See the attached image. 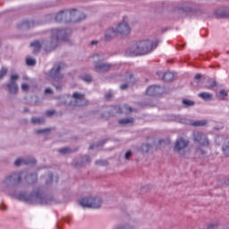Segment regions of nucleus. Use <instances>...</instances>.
Instances as JSON below:
<instances>
[{
	"label": "nucleus",
	"mask_w": 229,
	"mask_h": 229,
	"mask_svg": "<svg viewBox=\"0 0 229 229\" xmlns=\"http://www.w3.org/2000/svg\"><path fill=\"white\" fill-rule=\"evenodd\" d=\"M158 46V42H152L149 40L140 41L136 44L132 50V55L135 56H139L140 55H148V53H151L153 49H155Z\"/></svg>",
	"instance_id": "f257e3e1"
},
{
	"label": "nucleus",
	"mask_w": 229,
	"mask_h": 229,
	"mask_svg": "<svg viewBox=\"0 0 229 229\" xmlns=\"http://www.w3.org/2000/svg\"><path fill=\"white\" fill-rule=\"evenodd\" d=\"M130 31H131V29H130V25H128L126 22H121L117 25L116 30L114 29H108L105 35V40H112L113 37H117V35H130Z\"/></svg>",
	"instance_id": "f03ea898"
},
{
	"label": "nucleus",
	"mask_w": 229,
	"mask_h": 229,
	"mask_svg": "<svg viewBox=\"0 0 229 229\" xmlns=\"http://www.w3.org/2000/svg\"><path fill=\"white\" fill-rule=\"evenodd\" d=\"M101 199L99 198H86L80 200L81 207L83 208H100Z\"/></svg>",
	"instance_id": "7ed1b4c3"
},
{
	"label": "nucleus",
	"mask_w": 229,
	"mask_h": 229,
	"mask_svg": "<svg viewBox=\"0 0 229 229\" xmlns=\"http://www.w3.org/2000/svg\"><path fill=\"white\" fill-rule=\"evenodd\" d=\"M194 142H198L199 146L204 148L208 147V139H207V135L203 132H195L193 134Z\"/></svg>",
	"instance_id": "20e7f679"
},
{
	"label": "nucleus",
	"mask_w": 229,
	"mask_h": 229,
	"mask_svg": "<svg viewBox=\"0 0 229 229\" xmlns=\"http://www.w3.org/2000/svg\"><path fill=\"white\" fill-rule=\"evenodd\" d=\"M72 98L75 99L76 106H87L89 105V100L85 99L84 94L75 92Z\"/></svg>",
	"instance_id": "39448f33"
},
{
	"label": "nucleus",
	"mask_w": 229,
	"mask_h": 229,
	"mask_svg": "<svg viewBox=\"0 0 229 229\" xmlns=\"http://www.w3.org/2000/svg\"><path fill=\"white\" fill-rule=\"evenodd\" d=\"M165 89L160 86H150L147 89L146 94L147 96H161V94H164Z\"/></svg>",
	"instance_id": "423d86ee"
},
{
	"label": "nucleus",
	"mask_w": 229,
	"mask_h": 229,
	"mask_svg": "<svg viewBox=\"0 0 229 229\" xmlns=\"http://www.w3.org/2000/svg\"><path fill=\"white\" fill-rule=\"evenodd\" d=\"M40 198V192L31 193L30 196L26 193L18 194V199L21 201H33V199H39Z\"/></svg>",
	"instance_id": "0eeeda50"
},
{
	"label": "nucleus",
	"mask_w": 229,
	"mask_h": 229,
	"mask_svg": "<svg viewBox=\"0 0 229 229\" xmlns=\"http://www.w3.org/2000/svg\"><path fill=\"white\" fill-rule=\"evenodd\" d=\"M16 80H19V75H12L11 76V81L7 84V87L9 89V92L11 94H17V91L19 90V87L17 86V82H15Z\"/></svg>",
	"instance_id": "6e6552de"
},
{
	"label": "nucleus",
	"mask_w": 229,
	"mask_h": 229,
	"mask_svg": "<svg viewBox=\"0 0 229 229\" xmlns=\"http://www.w3.org/2000/svg\"><path fill=\"white\" fill-rule=\"evenodd\" d=\"M65 68V64H57V66L55 68H52V70L50 71V77H52L53 80H60V71H62V69Z\"/></svg>",
	"instance_id": "1a4fd4ad"
},
{
	"label": "nucleus",
	"mask_w": 229,
	"mask_h": 229,
	"mask_svg": "<svg viewBox=\"0 0 229 229\" xmlns=\"http://www.w3.org/2000/svg\"><path fill=\"white\" fill-rule=\"evenodd\" d=\"M94 62L96 72H106V71H110V67H112L110 64H100L97 60H94Z\"/></svg>",
	"instance_id": "9d476101"
},
{
	"label": "nucleus",
	"mask_w": 229,
	"mask_h": 229,
	"mask_svg": "<svg viewBox=\"0 0 229 229\" xmlns=\"http://www.w3.org/2000/svg\"><path fill=\"white\" fill-rule=\"evenodd\" d=\"M187 146H189V140H185L183 138H180L175 142L174 151H182V149H185Z\"/></svg>",
	"instance_id": "9b49d317"
},
{
	"label": "nucleus",
	"mask_w": 229,
	"mask_h": 229,
	"mask_svg": "<svg viewBox=\"0 0 229 229\" xmlns=\"http://www.w3.org/2000/svg\"><path fill=\"white\" fill-rule=\"evenodd\" d=\"M21 176H22V173L13 174L5 178L6 183H21Z\"/></svg>",
	"instance_id": "f8f14e48"
},
{
	"label": "nucleus",
	"mask_w": 229,
	"mask_h": 229,
	"mask_svg": "<svg viewBox=\"0 0 229 229\" xmlns=\"http://www.w3.org/2000/svg\"><path fill=\"white\" fill-rule=\"evenodd\" d=\"M21 164H25L27 165H35L37 164V160H35V158H30V159L18 158L14 162V165L16 166L21 165Z\"/></svg>",
	"instance_id": "ddd939ff"
},
{
	"label": "nucleus",
	"mask_w": 229,
	"mask_h": 229,
	"mask_svg": "<svg viewBox=\"0 0 229 229\" xmlns=\"http://www.w3.org/2000/svg\"><path fill=\"white\" fill-rule=\"evenodd\" d=\"M117 114H131L133 108L128 105H123L121 106L115 107Z\"/></svg>",
	"instance_id": "4468645a"
},
{
	"label": "nucleus",
	"mask_w": 229,
	"mask_h": 229,
	"mask_svg": "<svg viewBox=\"0 0 229 229\" xmlns=\"http://www.w3.org/2000/svg\"><path fill=\"white\" fill-rule=\"evenodd\" d=\"M62 35H65V30L55 29V30H53L52 38H53V40H55V42H58V40H60V37H62Z\"/></svg>",
	"instance_id": "2eb2a0df"
},
{
	"label": "nucleus",
	"mask_w": 229,
	"mask_h": 229,
	"mask_svg": "<svg viewBox=\"0 0 229 229\" xmlns=\"http://www.w3.org/2000/svg\"><path fill=\"white\" fill-rule=\"evenodd\" d=\"M164 81H173L174 80V73L171 72H166L163 75Z\"/></svg>",
	"instance_id": "dca6fc26"
},
{
	"label": "nucleus",
	"mask_w": 229,
	"mask_h": 229,
	"mask_svg": "<svg viewBox=\"0 0 229 229\" xmlns=\"http://www.w3.org/2000/svg\"><path fill=\"white\" fill-rule=\"evenodd\" d=\"M31 47H34V53H38L40 51V48L42 47L40 46V41H34L30 44Z\"/></svg>",
	"instance_id": "f3484780"
},
{
	"label": "nucleus",
	"mask_w": 229,
	"mask_h": 229,
	"mask_svg": "<svg viewBox=\"0 0 229 229\" xmlns=\"http://www.w3.org/2000/svg\"><path fill=\"white\" fill-rule=\"evenodd\" d=\"M199 98H201L205 101H209L210 99H212V95L208 92H202L199 95Z\"/></svg>",
	"instance_id": "a211bd4d"
},
{
	"label": "nucleus",
	"mask_w": 229,
	"mask_h": 229,
	"mask_svg": "<svg viewBox=\"0 0 229 229\" xmlns=\"http://www.w3.org/2000/svg\"><path fill=\"white\" fill-rule=\"evenodd\" d=\"M133 117L123 118L119 120V124H131L133 123Z\"/></svg>",
	"instance_id": "6ab92c4d"
},
{
	"label": "nucleus",
	"mask_w": 229,
	"mask_h": 229,
	"mask_svg": "<svg viewBox=\"0 0 229 229\" xmlns=\"http://www.w3.org/2000/svg\"><path fill=\"white\" fill-rule=\"evenodd\" d=\"M65 17V13H64V11L58 13L55 16V21L56 22H60L64 20V18Z\"/></svg>",
	"instance_id": "aec40b11"
},
{
	"label": "nucleus",
	"mask_w": 229,
	"mask_h": 229,
	"mask_svg": "<svg viewBox=\"0 0 229 229\" xmlns=\"http://www.w3.org/2000/svg\"><path fill=\"white\" fill-rule=\"evenodd\" d=\"M31 122L33 124H43V123H45V120L44 118L34 117L31 119Z\"/></svg>",
	"instance_id": "412c9836"
},
{
	"label": "nucleus",
	"mask_w": 229,
	"mask_h": 229,
	"mask_svg": "<svg viewBox=\"0 0 229 229\" xmlns=\"http://www.w3.org/2000/svg\"><path fill=\"white\" fill-rule=\"evenodd\" d=\"M225 98H228V93L226 92V90L221 89V90L219 91V99H221L222 101H224V99H225Z\"/></svg>",
	"instance_id": "4be33fe9"
},
{
	"label": "nucleus",
	"mask_w": 229,
	"mask_h": 229,
	"mask_svg": "<svg viewBox=\"0 0 229 229\" xmlns=\"http://www.w3.org/2000/svg\"><path fill=\"white\" fill-rule=\"evenodd\" d=\"M207 125V121H196L191 123V126H205Z\"/></svg>",
	"instance_id": "5701e85b"
},
{
	"label": "nucleus",
	"mask_w": 229,
	"mask_h": 229,
	"mask_svg": "<svg viewBox=\"0 0 229 229\" xmlns=\"http://www.w3.org/2000/svg\"><path fill=\"white\" fill-rule=\"evenodd\" d=\"M218 226H219V223L214 222V223L208 224L206 229H217Z\"/></svg>",
	"instance_id": "b1692460"
},
{
	"label": "nucleus",
	"mask_w": 229,
	"mask_h": 229,
	"mask_svg": "<svg viewBox=\"0 0 229 229\" xmlns=\"http://www.w3.org/2000/svg\"><path fill=\"white\" fill-rule=\"evenodd\" d=\"M182 105H184V106H194V102L189 99H183Z\"/></svg>",
	"instance_id": "393cba45"
},
{
	"label": "nucleus",
	"mask_w": 229,
	"mask_h": 229,
	"mask_svg": "<svg viewBox=\"0 0 229 229\" xmlns=\"http://www.w3.org/2000/svg\"><path fill=\"white\" fill-rule=\"evenodd\" d=\"M223 152L225 157H229V142L224 145Z\"/></svg>",
	"instance_id": "a878e982"
},
{
	"label": "nucleus",
	"mask_w": 229,
	"mask_h": 229,
	"mask_svg": "<svg viewBox=\"0 0 229 229\" xmlns=\"http://www.w3.org/2000/svg\"><path fill=\"white\" fill-rule=\"evenodd\" d=\"M81 80H83V81H86L87 83H90V81H92V76L86 74L84 76L81 77Z\"/></svg>",
	"instance_id": "bb28decb"
},
{
	"label": "nucleus",
	"mask_w": 229,
	"mask_h": 229,
	"mask_svg": "<svg viewBox=\"0 0 229 229\" xmlns=\"http://www.w3.org/2000/svg\"><path fill=\"white\" fill-rule=\"evenodd\" d=\"M59 153H61V155H67V153H71V148H60Z\"/></svg>",
	"instance_id": "cd10ccee"
},
{
	"label": "nucleus",
	"mask_w": 229,
	"mask_h": 229,
	"mask_svg": "<svg viewBox=\"0 0 229 229\" xmlns=\"http://www.w3.org/2000/svg\"><path fill=\"white\" fill-rule=\"evenodd\" d=\"M6 72H8V70H6V68H2L0 70V80H3L4 76H6Z\"/></svg>",
	"instance_id": "c85d7f7f"
},
{
	"label": "nucleus",
	"mask_w": 229,
	"mask_h": 229,
	"mask_svg": "<svg viewBox=\"0 0 229 229\" xmlns=\"http://www.w3.org/2000/svg\"><path fill=\"white\" fill-rule=\"evenodd\" d=\"M26 64L27 65H35L37 64V62L34 59L31 58H27L26 59Z\"/></svg>",
	"instance_id": "c756f323"
},
{
	"label": "nucleus",
	"mask_w": 229,
	"mask_h": 229,
	"mask_svg": "<svg viewBox=\"0 0 229 229\" xmlns=\"http://www.w3.org/2000/svg\"><path fill=\"white\" fill-rule=\"evenodd\" d=\"M21 89L24 91V92H27V90L30 89V86L28 84H22L21 85Z\"/></svg>",
	"instance_id": "7c9ffc66"
},
{
	"label": "nucleus",
	"mask_w": 229,
	"mask_h": 229,
	"mask_svg": "<svg viewBox=\"0 0 229 229\" xmlns=\"http://www.w3.org/2000/svg\"><path fill=\"white\" fill-rule=\"evenodd\" d=\"M46 131H51V129L38 130L36 133H46Z\"/></svg>",
	"instance_id": "2f4dec72"
},
{
	"label": "nucleus",
	"mask_w": 229,
	"mask_h": 229,
	"mask_svg": "<svg viewBox=\"0 0 229 229\" xmlns=\"http://www.w3.org/2000/svg\"><path fill=\"white\" fill-rule=\"evenodd\" d=\"M46 115L47 117H51V115H55V111L51 110V111H47L46 112Z\"/></svg>",
	"instance_id": "473e14b6"
},
{
	"label": "nucleus",
	"mask_w": 229,
	"mask_h": 229,
	"mask_svg": "<svg viewBox=\"0 0 229 229\" xmlns=\"http://www.w3.org/2000/svg\"><path fill=\"white\" fill-rule=\"evenodd\" d=\"M130 157H131V151H127L126 154H125V158L126 160H129L130 159Z\"/></svg>",
	"instance_id": "72a5a7b5"
},
{
	"label": "nucleus",
	"mask_w": 229,
	"mask_h": 229,
	"mask_svg": "<svg viewBox=\"0 0 229 229\" xmlns=\"http://www.w3.org/2000/svg\"><path fill=\"white\" fill-rule=\"evenodd\" d=\"M45 94H53V89H49V88L46 89H45Z\"/></svg>",
	"instance_id": "f704fd0d"
},
{
	"label": "nucleus",
	"mask_w": 229,
	"mask_h": 229,
	"mask_svg": "<svg viewBox=\"0 0 229 229\" xmlns=\"http://www.w3.org/2000/svg\"><path fill=\"white\" fill-rule=\"evenodd\" d=\"M113 97H114V95H113L112 93H107V94H106V96H105L106 99H110V98H113Z\"/></svg>",
	"instance_id": "c9c22d12"
},
{
	"label": "nucleus",
	"mask_w": 229,
	"mask_h": 229,
	"mask_svg": "<svg viewBox=\"0 0 229 229\" xmlns=\"http://www.w3.org/2000/svg\"><path fill=\"white\" fill-rule=\"evenodd\" d=\"M120 89H121L122 90H126V89H128V84H123V85H122V86L120 87Z\"/></svg>",
	"instance_id": "e433bc0d"
},
{
	"label": "nucleus",
	"mask_w": 229,
	"mask_h": 229,
	"mask_svg": "<svg viewBox=\"0 0 229 229\" xmlns=\"http://www.w3.org/2000/svg\"><path fill=\"white\" fill-rule=\"evenodd\" d=\"M97 165H104L105 163L102 160L96 161Z\"/></svg>",
	"instance_id": "4c0bfd02"
},
{
	"label": "nucleus",
	"mask_w": 229,
	"mask_h": 229,
	"mask_svg": "<svg viewBox=\"0 0 229 229\" xmlns=\"http://www.w3.org/2000/svg\"><path fill=\"white\" fill-rule=\"evenodd\" d=\"M83 19H85V14H81V17L78 18L77 20H75L77 22H79V21H83Z\"/></svg>",
	"instance_id": "58836bf2"
},
{
	"label": "nucleus",
	"mask_w": 229,
	"mask_h": 229,
	"mask_svg": "<svg viewBox=\"0 0 229 229\" xmlns=\"http://www.w3.org/2000/svg\"><path fill=\"white\" fill-rule=\"evenodd\" d=\"M195 80H201V74L200 73H197L195 75Z\"/></svg>",
	"instance_id": "ea45409f"
},
{
	"label": "nucleus",
	"mask_w": 229,
	"mask_h": 229,
	"mask_svg": "<svg viewBox=\"0 0 229 229\" xmlns=\"http://www.w3.org/2000/svg\"><path fill=\"white\" fill-rule=\"evenodd\" d=\"M30 176L33 180V182H35V181L37 180V174H31Z\"/></svg>",
	"instance_id": "a19ab883"
},
{
	"label": "nucleus",
	"mask_w": 229,
	"mask_h": 229,
	"mask_svg": "<svg viewBox=\"0 0 229 229\" xmlns=\"http://www.w3.org/2000/svg\"><path fill=\"white\" fill-rule=\"evenodd\" d=\"M93 58H94V60H99V55H95L94 56H93Z\"/></svg>",
	"instance_id": "79ce46f5"
},
{
	"label": "nucleus",
	"mask_w": 229,
	"mask_h": 229,
	"mask_svg": "<svg viewBox=\"0 0 229 229\" xmlns=\"http://www.w3.org/2000/svg\"><path fill=\"white\" fill-rule=\"evenodd\" d=\"M49 178H50L49 182H53V174L49 175Z\"/></svg>",
	"instance_id": "37998d69"
},
{
	"label": "nucleus",
	"mask_w": 229,
	"mask_h": 229,
	"mask_svg": "<svg viewBox=\"0 0 229 229\" xmlns=\"http://www.w3.org/2000/svg\"><path fill=\"white\" fill-rule=\"evenodd\" d=\"M94 44H98V41H91V46H94Z\"/></svg>",
	"instance_id": "c03bdc74"
},
{
	"label": "nucleus",
	"mask_w": 229,
	"mask_h": 229,
	"mask_svg": "<svg viewBox=\"0 0 229 229\" xmlns=\"http://www.w3.org/2000/svg\"><path fill=\"white\" fill-rule=\"evenodd\" d=\"M55 89H56L57 90H60V89H62V86H56Z\"/></svg>",
	"instance_id": "a18cd8bd"
},
{
	"label": "nucleus",
	"mask_w": 229,
	"mask_h": 229,
	"mask_svg": "<svg viewBox=\"0 0 229 229\" xmlns=\"http://www.w3.org/2000/svg\"><path fill=\"white\" fill-rule=\"evenodd\" d=\"M72 12H76V10L75 9L71 10L70 13H72Z\"/></svg>",
	"instance_id": "49530a36"
},
{
	"label": "nucleus",
	"mask_w": 229,
	"mask_h": 229,
	"mask_svg": "<svg viewBox=\"0 0 229 229\" xmlns=\"http://www.w3.org/2000/svg\"><path fill=\"white\" fill-rule=\"evenodd\" d=\"M93 148H94V146L91 145V146L89 147V149H93Z\"/></svg>",
	"instance_id": "de8ad7c7"
},
{
	"label": "nucleus",
	"mask_w": 229,
	"mask_h": 229,
	"mask_svg": "<svg viewBox=\"0 0 229 229\" xmlns=\"http://www.w3.org/2000/svg\"><path fill=\"white\" fill-rule=\"evenodd\" d=\"M133 78V75H130V79L131 80Z\"/></svg>",
	"instance_id": "09e8293b"
},
{
	"label": "nucleus",
	"mask_w": 229,
	"mask_h": 229,
	"mask_svg": "<svg viewBox=\"0 0 229 229\" xmlns=\"http://www.w3.org/2000/svg\"><path fill=\"white\" fill-rule=\"evenodd\" d=\"M162 142H164V140H159V143L162 144Z\"/></svg>",
	"instance_id": "8fccbe9b"
},
{
	"label": "nucleus",
	"mask_w": 229,
	"mask_h": 229,
	"mask_svg": "<svg viewBox=\"0 0 229 229\" xmlns=\"http://www.w3.org/2000/svg\"><path fill=\"white\" fill-rule=\"evenodd\" d=\"M201 154H202V155H204V154H205V152H201Z\"/></svg>",
	"instance_id": "3c124183"
},
{
	"label": "nucleus",
	"mask_w": 229,
	"mask_h": 229,
	"mask_svg": "<svg viewBox=\"0 0 229 229\" xmlns=\"http://www.w3.org/2000/svg\"><path fill=\"white\" fill-rule=\"evenodd\" d=\"M25 112H28V109H25Z\"/></svg>",
	"instance_id": "603ef678"
}]
</instances>
